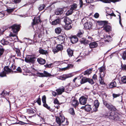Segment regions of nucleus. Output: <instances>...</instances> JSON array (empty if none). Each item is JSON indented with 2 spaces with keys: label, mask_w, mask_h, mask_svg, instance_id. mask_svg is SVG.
Masks as SVG:
<instances>
[{
  "label": "nucleus",
  "mask_w": 126,
  "mask_h": 126,
  "mask_svg": "<svg viewBox=\"0 0 126 126\" xmlns=\"http://www.w3.org/2000/svg\"><path fill=\"white\" fill-rule=\"evenodd\" d=\"M119 115L117 113H115L114 111H112L107 114L106 116L108 118L111 120L118 121L120 119Z\"/></svg>",
  "instance_id": "nucleus-1"
},
{
  "label": "nucleus",
  "mask_w": 126,
  "mask_h": 126,
  "mask_svg": "<svg viewBox=\"0 0 126 126\" xmlns=\"http://www.w3.org/2000/svg\"><path fill=\"white\" fill-rule=\"evenodd\" d=\"M56 121L57 123L60 126L62 125H67L69 123L66 120V122H64L65 121L64 117L62 115L56 118Z\"/></svg>",
  "instance_id": "nucleus-2"
},
{
  "label": "nucleus",
  "mask_w": 126,
  "mask_h": 126,
  "mask_svg": "<svg viewBox=\"0 0 126 126\" xmlns=\"http://www.w3.org/2000/svg\"><path fill=\"white\" fill-rule=\"evenodd\" d=\"M103 102L104 104L109 110H115V108L111 104L108 103L107 101H103Z\"/></svg>",
  "instance_id": "nucleus-3"
},
{
  "label": "nucleus",
  "mask_w": 126,
  "mask_h": 126,
  "mask_svg": "<svg viewBox=\"0 0 126 126\" xmlns=\"http://www.w3.org/2000/svg\"><path fill=\"white\" fill-rule=\"evenodd\" d=\"M36 59V57H35L28 56L25 58V61L27 63H33Z\"/></svg>",
  "instance_id": "nucleus-4"
},
{
  "label": "nucleus",
  "mask_w": 126,
  "mask_h": 126,
  "mask_svg": "<svg viewBox=\"0 0 126 126\" xmlns=\"http://www.w3.org/2000/svg\"><path fill=\"white\" fill-rule=\"evenodd\" d=\"M38 76L40 77H50L52 76L51 74L48 73L47 71H44V73H40L39 72H37V73Z\"/></svg>",
  "instance_id": "nucleus-5"
},
{
  "label": "nucleus",
  "mask_w": 126,
  "mask_h": 126,
  "mask_svg": "<svg viewBox=\"0 0 126 126\" xmlns=\"http://www.w3.org/2000/svg\"><path fill=\"white\" fill-rule=\"evenodd\" d=\"M82 74L85 75L87 74V70H85L84 73H82L81 74H80L79 77V78L80 79H81V80L80 81L81 84H83L87 82V78L85 77H83Z\"/></svg>",
  "instance_id": "nucleus-6"
},
{
  "label": "nucleus",
  "mask_w": 126,
  "mask_h": 126,
  "mask_svg": "<svg viewBox=\"0 0 126 126\" xmlns=\"http://www.w3.org/2000/svg\"><path fill=\"white\" fill-rule=\"evenodd\" d=\"M19 25L14 24L11 26L12 30L13 32L15 33H17L20 29Z\"/></svg>",
  "instance_id": "nucleus-7"
},
{
  "label": "nucleus",
  "mask_w": 126,
  "mask_h": 126,
  "mask_svg": "<svg viewBox=\"0 0 126 126\" xmlns=\"http://www.w3.org/2000/svg\"><path fill=\"white\" fill-rule=\"evenodd\" d=\"M63 46L61 45H58L56 46V48H54L52 51L54 54L57 53L59 51H61L63 49Z\"/></svg>",
  "instance_id": "nucleus-8"
},
{
  "label": "nucleus",
  "mask_w": 126,
  "mask_h": 126,
  "mask_svg": "<svg viewBox=\"0 0 126 126\" xmlns=\"http://www.w3.org/2000/svg\"><path fill=\"white\" fill-rule=\"evenodd\" d=\"M38 35V38H40L42 36V31L39 30H38L36 31L35 33L34 36V39H36V35Z\"/></svg>",
  "instance_id": "nucleus-9"
},
{
  "label": "nucleus",
  "mask_w": 126,
  "mask_h": 126,
  "mask_svg": "<svg viewBox=\"0 0 126 126\" xmlns=\"http://www.w3.org/2000/svg\"><path fill=\"white\" fill-rule=\"evenodd\" d=\"M87 102V98L84 96H82L79 99V102L80 104L85 105Z\"/></svg>",
  "instance_id": "nucleus-10"
},
{
  "label": "nucleus",
  "mask_w": 126,
  "mask_h": 126,
  "mask_svg": "<svg viewBox=\"0 0 126 126\" xmlns=\"http://www.w3.org/2000/svg\"><path fill=\"white\" fill-rule=\"evenodd\" d=\"M10 41L7 40V39H3L0 41L1 44L3 45H10L11 44Z\"/></svg>",
  "instance_id": "nucleus-11"
},
{
  "label": "nucleus",
  "mask_w": 126,
  "mask_h": 126,
  "mask_svg": "<svg viewBox=\"0 0 126 126\" xmlns=\"http://www.w3.org/2000/svg\"><path fill=\"white\" fill-rule=\"evenodd\" d=\"M99 103L97 100H95L94 102V108H93V111L96 112L97 111V108L99 105Z\"/></svg>",
  "instance_id": "nucleus-12"
},
{
  "label": "nucleus",
  "mask_w": 126,
  "mask_h": 126,
  "mask_svg": "<svg viewBox=\"0 0 126 126\" xmlns=\"http://www.w3.org/2000/svg\"><path fill=\"white\" fill-rule=\"evenodd\" d=\"M71 77L70 74H64L63 75L59 77V79L63 80H65L66 79Z\"/></svg>",
  "instance_id": "nucleus-13"
},
{
  "label": "nucleus",
  "mask_w": 126,
  "mask_h": 126,
  "mask_svg": "<svg viewBox=\"0 0 126 126\" xmlns=\"http://www.w3.org/2000/svg\"><path fill=\"white\" fill-rule=\"evenodd\" d=\"M61 21V19L59 18L52 22L51 24L52 25H54L59 24Z\"/></svg>",
  "instance_id": "nucleus-14"
},
{
  "label": "nucleus",
  "mask_w": 126,
  "mask_h": 126,
  "mask_svg": "<svg viewBox=\"0 0 126 126\" xmlns=\"http://www.w3.org/2000/svg\"><path fill=\"white\" fill-rule=\"evenodd\" d=\"M63 21L65 25L71 24L72 23L71 19L67 17H64L63 18Z\"/></svg>",
  "instance_id": "nucleus-15"
},
{
  "label": "nucleus",
  "mask_w": 126,
  "mask_h": 126,
  "mask_svg": "<svg viewBox=\"0 0 126 126\" xmlns=\"http://www.w3.org/2000/svg\"><path fill=\"white\" fill-rule=\"evenodd\" d=\"M67 53L69 57H71L72 56H73L74 51L70 48H69L67 49Z\"/></svg>",
  "instance_id": "nucleus-16"
},
{
  "label": "nucleus",
  "mask_w": 126,
  "mask_h": 126,
  "mask_svg": "<svg viewBox=\"0 0 126 126\" xmlns=\"http://www.w3.org/2000/svg\"><path fill=\"white\" fill-rule=\"evenodd\" d=\"M63 11V10L62 8L58 9L56 10L55 14L57 15H61L62 14Z\"/></svg>",
  "instance_id": "nucleus-17"
},
{
  "label": "nucleus",
  "mask_w": 126,
  "mask_h": 126,
  "mask_svg": "<svg viewBox=\"0 0 126 126\" xmlns=\"http://www.w3.org/2000/svg\"><path fill=\"white\" fill-rule=\"evenodd\" d=\"M71 42L73 44H74L77 42L78 41V38L77 36L75 35L72 36L71 38Z\"/></svg>",
  "instance_id": "nucleus-18"
},
{
  "label": "nucleus",
  "mask_w": 126,
  "mask_h": 126,
  "mask_svg": "<svg viewBox=\"0 0 126 126\" xmlns=\"http://www.w3.org/2000/svg\"><path fill=\"white\" fill-rule=\"evenodd\" d=\"M81 23L83 24L84 28L86 29L87 28V19L86 17H84L82 19Z\"/></svg>",
  "instance_id": "nucleus-19"
},
{
  "label": "nucleus",
  "mask_w": 126,
  "mask_h": 126,
  "mask_svg": "<svg viewBox=\"0 0 126 126\" xmlns=\"http://www.w3.org/2000/svg\"><path fill=\"white\" fill-rule=\"evenodd\" d=\"M4 69L7 74L10 73L12 71V69L10 68L8 66H5L4 68Z\"/></svg>",
  "instance_id": "nucleus-20"
},
{
  "label": "nucleus",
  "mask_w": 126,
  "mask_h": 126,
  "mask_svg": "<svg viewBox=\"0 0 126 126\" xmlns=\"http://www.w3.org/2000/svg\"><path fill=\"white\" fill-rule=\"evenodd\" d=\"M39 52V53L42 54L46 55L48 53L47 50L43 49L41 47H40Z\"/></svg>",
  "instance_id": "nucleus-21"
},
{
  "label": "nucleus",
  "mask_w": 126,
  "mask_h": 126,
  "mask_svg": "<svg viewBox=\"0 0 126 126\" xmlns=\"http://www.w3.org/2000/svg\"><path fill=\"white\" fill-rule=\"evenodd\" d=\"M37 61L39 64H44L46 63V62L45 60L40 58H38Z\"/></svg>",
  "instance_id": "nucleus-22"
},
{
  "label": "nucleus",
  "mask_w": 126,
  "mask_h": 126,
  "mask_svg": "<svg viewBox=\"0 0 126 126\" xmlns=\"http://www.w3.org/2000/svg\"><path fill=\"white\" fill-rule=\"evenodd\" d=\"M72 105L74 107H76L79 104L78 101L75 99H74L72 100Z\"/></svg>",
  "instance_id": "nucleus-23"
},
{
  "label": "nucleus",
  "mask_w": 126,
  "mask_h": 126,
  "mask_svg": "<svg viewBox=\"0 0 126 126\" xmlns=\"http://www.w3.org/2000/svg\"><path fill=\"white\" fill-rule=\"evenodd\" d=\"M56 91L58 93V94H62L63 92H64V88L63 87L61 88H59L56 90Z\"/></svg>",
  "instance_id": "nucleus-24"
},
{
  "label": "nucleus",
  "mask_w": 126,
  "mask_h": 126,
  "mask_svg": "<svg viewBox=\"0 0 126 126\" xmlns=\"http://www.w3.org/2000/svg\"><path fill=\"white\" fill-rule=\"evenodd\" d=\"M103 74H100V78L99 79V81L100 83L101 84H105L104 82V80L102 79V77L104 76V75L103 74Z\"/></svg>",
  "instance_id": "nucleus-25"
},
{
  "label": "nucleus",
  "mask_w": 126,
  "mask_h": 126,
  "mask_svg": "<svg viewBox=\"0 0 126 126\" xmlns=\"http://www.w3.org/2000/svg\"><path fill=\"white\" fill-rule=\"evenodd\" d=\"M89 45L90 48H93L97 47L98 44L95 42H94L91 43L89 44Z\"/></svg>",
  "instance_id": "nucleus-26"
},
{
  "label": "nucleus",
  "mask_w": 126,
  "mask_h": 126,
  "mask_svg": "<svg viewBox=\"0 0 126 126\" xmlns=\"http://www.w3.org/2000/svg\"><path fill=\"white\" fill-rule=\"evenodd\" d=\"M58 39L61 42V43L62 44L64 42L65 37L62 36H59L58 37Z\"/></svg>",
  "instance_id": "nucleus-27"
},
{
  "label": "nucleus",
  "mask_w": 126,
  "mask_h": 126,
  "mask_svg": "<svg viewBox=\"0 0 126 126\" xmlns=\"http://www.w3.org/2000/svg\"><path fill=\"white\" fill-rule=\"evenodd\" d=\"M100 72V74H103L104 75V71H105V67H104L102 66L99 68Z\"/></svg>",
  "instance_id": "nucleus-28"
},
{
  "label": "nucleus",
  "mask_w": 126,
  "mask_h": 126,
  "mask_svg": "<svg viewBox=\"0 0 126 126\" xmlns=\"http://www.w3.org/2000/svg\"><path fill=\"white\" fill-rule=\"evenodd\" d=\"M84 33L83 31L82 30H79L78 32V33L77 34V36L79 38L81 37L82 36L83 33Z\"/></svg>",
  "instance_id": "nucleus-29"
},
{
  "label": "nucleus",
  "mask_w": 126,
  "mask_h": 126,
  "mask_svg": "<svg viewBox=\"0 0 126 126\" xmlns=\"http://www.w3.org/2000/svg\"><path fill=\"white\" fill-rule=\"evenodd\" d=\"M104 29L106 30V32H109L111 31V27L109 25H106L104 27Z\"/></svg>",
  "instance_id": "nucleus-30"
},
{
  "label": "nucleus",
  "mask_w": 126,
  "mask_h": 126,
  "mask_svg": "<svg viewBox=\"0 0 126 126\" xmlns=\"http://www.w3.org/2000/svg\"><path fill=\"white\" fill-rule=\"evenodd\" d=\"M46 6V4H41L40 5L38 8V9L39 11H41L44 9V8Z\"/></svg>",
  "instance_id": "nucleus-31"
},
{
  "label": "nucleus",
  "mask_w": 126,
  "mask_h": 126,
  "mask_svg": "<svg viewBox=\"0 0 126 126\" xmlns=\"http://www.w3.org/2000/svg\"><path fill=\"white\" fill-rule=\"evenodd\" d=\"M116 82L115 81H113L111 82L110 83L109 85V87L110 88H111L116 87Z\"/></svg>",
  "instance_id": "nucleus-32"
},
{
  "label": "nucleus",
  "mask_w": 126,
  "mask_h": 126,
  "mask_svg": "<svg viewBox=\"0 0 126 126\" xmlns=\"http://www.w3.org/2000/svg\"><path fill=\"white\" fill-rule=\"evenodd\" d=\"M73 65L72 64H68L67 65V66L63 68H62V70H66L70 68H72L73 66Z\"/></svg>",
  "instance_id": "nucleus-33"
},
{
  "label": "nucleus",
  "mask_w": 126,
  "mask_h": 126,
  "mask_svg": "<svg viewBox=\"0 0 126 126\" xmlns=\"http://www.w3.org/2000/svg\"><path fill=\"white\" fill-rule=\"evenodd\" d=\"M33 22H32V25H35L36 23L39 22L40 21L39 18H37L36 19L35 18L33 20Z\"/></svg>",
  "instance_id": "nucleus-34"
},
{
  "label": "nucleus",
  "mask_w": 126,
  "mask_h": 126,
  "mask_svg": "<svg viewBox=\"0 0 126 126\" xmlns=\"http://www.w3.org/2000/svg\"><path fill=\"white\" fill-rule=\"evenodd\" d=\"M106 40H105V42H109L111 40V38L110 35L107 36L105 38Z\"/></svg>",
  "instance_id": "nucleus-35"
},
{
  "label": "nucleus",
  "mask_w": 126,
  "mask_h": 126,
  "mask_svg": "<svg viewBox=\"0 0 126 126\" xmlns=\"http://www.w3.org/2000/svg\"><path fill=\"white\" fill-rule=\"evenodd\" d=\"M55 32L57 34H59L61 32V29L59 27L56 28L55 29Z\"/></svg>",
  "instance_id": "nucleus-36"
},
{
  "label": "nucleus",
  "mask_w": 126,
  "mask_h": 126,
  "mask_svg": "<svg viewBox=\"0 0 126 126\" xmlns=\"http://www.w3.org/2000/svg\"><path fill=\"white\" fill-rule=\"evenodd\" d=\"M122 58L124 60H126V51H125L121 55Z\"/></svg>",
  "instance_id": "nucleus-37"
},
{
  "label": "nucleus",
  "mask_w": 126,
  "mask_h": 126,
  "mask_svg": "<svg viewBox=\"0 0 126 126\" xmlns=\"http://www.w3.org/2000/svg\"><path fill=\"white\" fill-rule=\"evenodd\" d=\"M72 28V27L71 24L65 25L64 28L66 30H70Z\"/></svg>",
  "instance_id": "nucleus-38"
},
{
  "label": "nucleus",
  "mask_w": 126,
  "mask_h": 126,
  "mask_svg": "<svg viewBox=\"0 0 126 126\" xmlns=\"http://www.w3.org/2000/svg\"><path fill=\"white\" fill-rule=\"evenodd\" d=\"M87 112H89L90 113L92 112L91 106L89 104H87Z\"/></svg>",
  "instance_id": "nucleus-39"
},
{
  "label": "nucleus",
  "mask_w": 126,
  "mask_h": 126,
  "mask_svg": "<svg viewBox=\"0 0 126 126\" xmlns=\"http://www.w3.org/2000/svg\"><path fill=\"white\" fill-rule=\"evenodd\" d=\"M34 110H33L32 109H28L27 111V112L29 114H33L35 113Z\"/></svg>",
  "instance_id": "nucleus-40"
},
{
  "label": "nucleus",
  "mask_w": 126,
  "mask_h": 126,
  "mask_svg": "<svg viewBox=\"0 0 126 126\" xmlns=\"http://www.w3.org/2000/svg\"><path fill=\"white\" fill-rule=\"evenodd\" d=\"M77 5L76 3H74L72 5L71 7V8L73 10H75L77 8Z\"/></svg>",
  "instance_id": "nucleus-41"
},
{
  "label": "nucleus",
  "mask_w": 126,
  "mask_h": 126,
  "mask_svg": "<svg viewBox=\"0 0 126 126\" xmlns=\"http://www.w3.org/2000/svg\"><path fill=\"white\" fill-rule=\"evenodd\" d=\"M73 10L71 8L66 13V14L67 16H69L71 15L73 13Z\"/></svg>",
  "instance_id": "nucleus-42"
},
{
  "label": "nucleus",
  "mask_w": 126,
  "mask_h": 126,
  "mask_svg": "<svg viewBox=\"0 0 126 126\" xmlns=\"http://www.w3.org/2000/svg\"><path fill=\"white\" fill-rule=\"evenodd\" d=\"M69 111L71 115H73L75 114V112L73 108H70L69 110Z\"/></svg>",
  "instance_id": "nucleus-43"
},
{
  "label": "nucleus",
  "mask_w": 126,
  "mask_h": 126,
  "mask_svg": "<svg viewBox=\"0 0 126 126\" xmlns=\"http://www.w3.org/2000/svg\"><path fill=\"white\" fill-rule=\"evenodd\" d=\"M43 106L44 107L47 108V109L49 110L50 111H51V109L50 108V107L49 106H48V105L46 104V103H44L43 104Z\"/></svg>",
  "instance_id": "nucleus-44"
},
{
  "label": "nucleus",
  "mask_w": 126,
  "mask_h": 126,
  "mask_svg": "<svg viewBox=\"0 0 126 126\" xmlns=\"http://www.w3.org/2000/svg\"><path fill=\"white\" fill-rule=\"evenodd\" d=\"M16 51L17 56L18 57H20L21 56V52L20 50L18 49H16Z\"/></svg>",
  "instance_id": "nucleus-45"
},
{
  "label": "nucleus",
  "mask_w": 126,
  "mask_h": 126,
  "mask_svg": "<svg viewBox=\"0 0 126 126\" xmlns=\"http://www.w3.org/2000/svg\"><path fill=\"white\" fill-rule=\"evenodd\" d=\"M87 82H88L90 83L91 84H94V82L92 79L87 78Z\"/></svg>",
  "instance_id": "nucleus-46"
},
{
  "label": "nucleus",
  "mask_w": 126,
  "mask_h": 126,
  "mask_svg": "<svg viewBox=\"0 0 126 126\" xmlns=\"http://www.w3.org/2000/svg\"><path fill=\"white\" fill-rule=\"evenodd\" d=\"M121 81L124 83L126 84V76H124L122 77Z\"/></svg>",
  "instance_id": "nucleus-47"
},
{
  "label": "nucleus",
  "mask_w": 126,
  "mask_h": 126,
  "mask_svg": "<svg viewBox=\"0 0 126 126\" xmlns=\"http://www.w3.org/2000/svg\"><path fill=\"white\" fill-rule=\"evenodd\" d=\"M6 74H7L4 71L0 73V76L2 77L5 76H6Z\"/></svg>",
  "instance_id": "nucleus-48"
},
{
  "label": "nucleus",
  "mask_w": 126,
  "mask_h": 126,
  "mask_svg": "<svg viewBox=\"0 0 126 126\" xmlns=\"http://www.w3.org/2000/svg\"><path fill=\"white\" fill-rule=\"evenodd\" d=\"M37 102L39 105H40L41 104V100L40 98L39 97L36 100L34 101L35 102Z\"/></svg>",
  "instance_id": "nucleus-49"
},
{
  "label": "nucleus",
  "mask_w": 126,
  "mask_h": 126,
  "mask_svg": "<svg viewBox=\"0 0 126 126\" xmlns=\"http://www.w3.org/2000/svg\"><path fill=\"white\" fill-rule=\"evenodd\" d=\"M5 92L4 91H3L1 94V95L3 96H6L7 94L9 95L8 93V92Z\"/></svg>",
  "instance_id": "nucleus-50"
},
{
  "label": "nucleus",
  "mask_w": 126,
  "mask_h": 126,
  "mask_svg": "<svg viewBox=\"0 0 126 126\" xmlns=\"http://www.w3.org/2000/svg\"><path fill=\"white\" fill-rule=\"evenodd\" d=\"M46 96L45 95H44L42 97V100L43 103H46Z\"/></svg>",
  "instance_id": "nucleus-51"
},
{
  "label": "nucleus",
  "mask_w": 126,
  "mask_h": 126,
  "mask_svg": "<svg viewBox=\"0 0 126 126\" xmlns=\"http://www.w3.org/2000/svg\"><path fill=\"white\" fill-rule=\"evenodd\" d=\"M93 68H91L87 70V75H89L92 72Z\"/></svg>",
  "instance_id": "nucleus-52"
},
{
  "label": "nucleus",
  "mask_w": 126,
  "mask_h": 126,
  "mask_svg": "<svg viewBox=\"0 0 126 126\" xmlns=\"http://www.w3.org/2000/svg\"><path fill=\"white\" fill-rule=\"evenodd\" d=\"M16 71H14L15 72H16V71H17L18 73H21L22 72V69H21L20 67H18L17 69H16Z\"/></svg>",
  "instance_id": "nucleus-53"
},
{
  "label": "nucleus",
  "mask_w": 126,
  "mask_h": 126,
  "mask_svg": "<svg viewBox=\"0 0 126 126\" xmlns=\"http://www.w3.org/2000/svg\"><path fill=\"white\" fill-rule=\"evenodd\" d=\"M99 23L100 25H104L107 23V22L105 21H100L99 22Z\"/></svg>",
  "instance_id": "nucleus-54"
},
{
  "label": "nucleus",
  "mask_w": 126,
  "mask_h": 126,
  "mask_svg": "<svg viewBox=\"0 0 126 126\" xmlns=\"http://www.w3.org/2000/svg\"><path fill=\"white\" fill-rule=\"evenodd\" d=\"M87 25H88V29H90L91 28L92 26V24L91 22H89V23L87 22Z\"/></svg>",
  "instance_id": "nucleus-55"
},
{
  "label": "nucleus",
  "mask_w": 126,
  "mask_h": 126,
  "mask_svg": "<svg viewBox=\"0 0 126 126\" xmlns=\"http://www.w3.org/2000/svg\"><path fill=\"white\" fill-rule=\"evenodd\" d=\"M122 70H126V65L123 64L121 66Z\"/></svg>",
  "instance_id": "nucleus-56"
},
{
  "label": "nucleus",
  "mask_w": 126,
  "mask_h": 126,
  "mask_svg": "<svg viewBox=\"0 0 126 126\" xmlns=\"http://www.w3.org/2000/svg\"><path fill=\"white\" fill-rule=\"evenodd\" d=\"M120 95V94H112L114 98H116L117 97L119 96Z\"/></svg>",
  "instance_id": "nucleus-57"
},
{
  "label": "nucleus",
  "mask_w": 126,
  "mask_h": 126,
  "mask_svg": "<svg viewBox=\"0 0 126 126\" xmlns=\"http://www.w3.org/2000/svg\"><path fill=\"white\" fill-rule=\"evenodd\" d=\"M93 79L95 81L97 79V77L95 74H94L93 77Z\"/></svg>",
  "instance_id": "nucleus-58"
},
{
  "label": "nucleus",
  "mask_w": 126,
  "mask_h": 126,
  "mask_svg": "<svg viewBox=\"0 0 126 126\" xmlns=\"http://www.w3.org/2000/svg\"><path fill=\"white\" fill-rule=\"evenodd\" d=\"M100 1L105 3H109L110 1L109 0H100Z\"/></svg>",
  "instance_id": "nucleus-59"
},
{
  "label": "nucleus",
  "mask_w": 126,
  "mask_h": 126,
  "mask_svg": "<svg viewBox=\"0 0 126 126\" xmlns=\"http://www.w3.org/2000/svg\"><path fill=\"white\" fill-rule=\"evenodd\" d=\"M52 65V63H51L49 64H47L45 65V67L46 68H50Z\"/></svg>",
  "instance_id": "nucleus-60"
},
{
  "label": "nucleus",
  "mask_w": 126,
  "mask_h": 126,
  "mask_svg": "<svg viewBox=\"0 0 126 126\" xmlns=\"http://www.w3.org/2000/svg\"><path fill=\"white\" fill-rule=\"evenodd\" d=\"M82 40H81L80 41L81 44H83L86 45L87 44L86 42V40L82 39Z\"/></svg>",
  "instance_id": "nucleus-61"
},
{
  "label": "nucleus",
  "mask_w": 126,
  "mask_h": 126,
  "mask_svg": "<svg viewBox=\"0 0 126 126\" xmlns=\"http://www.w3.org/2000/svg\"><path fill=\"white\" fill-rule=\"evenodd\" d=\"M15 9V8H11L7 9V11L9 12H11L14 11Z\"/></svg>",
  "instance_id": "nucleus-62"
},
{
  "label": "nucleus",
  "mask_w": 126,
  "mask_h": 126,
  "mask_svg": "<svg viewBox=\"0 0 126 126\" xmlns=\"http://www.w3.org/2000/svg\"><path fill=\"white\" fill-rule=\"evenodd\" d=\"M106 16H115V15L113 13H112L111 14H108L107 13V14L106 15Z\"/></svg>",
  "instance_id": "nucleus-63"
},
{
  "label": "nucleus",
  "mask_w": 126,
  "mask_h": 126,
  "mask_svg": "<svg viewBox=\"0 0 126 126\" xmlns=\"http://www.w3.org/2000/svg\"><path fill=\"white\" fill-rule=\"evenodd\" d=\"M99 16V15L98 13H96L94 15V17L96 18H98Z\"/></svg>",
  "instance_id": "nucleus-64"
}]
</instances>
